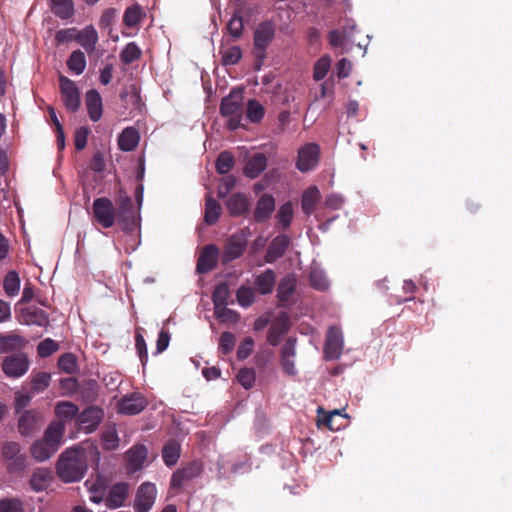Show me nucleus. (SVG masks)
Masks as SVG:
<instances>
[{
	"label": "nucleus",
	"instance_id": "nucleus-1",
	"mask_svg": "<svg viewBox=\"0 0 512 512\" xmlns=\"http://www.w3.org/2000/svg\"><path fill=\"white\" fill-rule=\"evenodd\" d=\"M58 477L66 483L80 481L87 471V455L83 448L71 447L63 451L56 465Z\"/></svg>",
	"mask_w": 512,
	"mask_h": 512
},
{
	"label": "nucleus",
	"instance_id": "nucleus-2",
	"mask_svg": "<svg viewBox=\"0 0 512 512\" xmlns=\"http://www.w3.org/2000/svg\"><path fill=\"white\" fill-rule=\"evenodd\" d=\"M116 205V221L124 232L132 233L137 228L139 221L132 198L120 191Z\"/></svg>",
	"mask_w": 512,
	"mask_h": 512
},
{
	"label": "nucleus",
	"instance_id": "nucleus-3",
	"mask_svg": "<svg viewBox=\"0 0 512 512\" xmlns=\"http://www.w3.org/2000/svg\"><path fill=\"white\" fill-rule=\"evenodd\" d=\"M92 216L101 227L108 229L116 222V208L109 198L99 197L93 201Z\"/></svg>",
	"mask_w": 512,
	"mask_h": 512
},
{
	"label": "nucleus",
	"instance_id": "nucleus-4",
	"mask_svg": "<svg viewBox=\"0 0 512 512\" xmlns=\"http://www.w3.org/2000/svg\"><path fill=\"white\" fill-rule=\"evenodd\" d=\"M243 89L235 88L225 96L221 101L220 111L225 117H230V123L228 128H239L238 123H233L237 120L242 112L243 108Z\"/></svg>",
	"mask_w": 512,
	"mask_h": 512
},
{
	"label": "nucleus",
	"instance_id": "nucleus-5",
	"mask_svg": "<svg viewBox=\"0 0 512 512\" xmlns=\"http://www.w3.org/2000/svg\"><path fill=\"white\" fill-rule=\"evenodd\" d=\"M203 472V463L199 460H194L186 463L181 468L177 469L171 476L170 490L180 492L183 486L197 478Z\"/></svg>",
	"mask_w": 512,
	"mask_h": 512
},
{
	"label": "nucleus",
	"instance_id": "nucleus-6",
	"mask_svg": "<svg viewBox=\"0 0 512 512\" xmlns=\"http://www.w3.org/2000/svg\"><path fill=\"white\" fill-rule=\"evenodd\" d=\"M2 459L10 473H20L26 468V456L18 442H5L2 446Z\"/></svg>",
	"mask_w": 512,
	"mask_h": 512
},
{
	"label": "nucleus",
	"instance_id": "nucleus-7",
	"mask_svg": "<svg viewBox=\"0 0 512 512\" xmlns=\"http://www.w3.org/2000/svg\"><path fill=\"white\" fill-rule=\"evenodd\" d=\"M59 88L64 106L71 112L79 109L81 104L80 91L74 81L66 76L59 77Z\"/></svg>",
	"mask_w": 512,
	"mask_h": 512
},
{
	"label": "nucleus",
	"instance_id": "nucleus-8",
	"mask_svg": "<svg viewBox=\"0 0 512 512\" xmlns=\"http://www.w3.org/2000/svg\"><path fill=\"white\" fill-rule=\"evenodd\" d=\"M43 426V414L36 409L26 410L18 420L19 433L24 437L34 436Z\"/></svg>",
	"mask_w": 512,
	"mask_h": 512
},
{
	"label": "nucleus",
	"instance_id": "nucleus-9",
	"mask_svg": "<svg viewBox=\"0 0 512 512\" xmlns=\"http://www.w3.org/2000/svg\"><path fill=\"white\" fill-rule=\"evenodd\" d=\"M104 418V410L98 406H89L76 418L78 428L89 434L94 432Z\"/></svg>",
	"mask_w": 512,
	"mask_h": 512
},
{
	"label": "nucleus",
	"instance_id": "nucleus-10",
	"mask_svg": "<svg viewBox=\"0 0 512 512\" xmlns=\"http://www.w3.org/2000/svg\"><path fill=\"white\" fill-rule=\"evenodd\" d=\"M29 369V360L24 353H15L4 358L2 370L7 377L18 378Z\"/></svg>",
	"mask_w": 512,
	"mask_h": 512
},
{
	"label": "nucleus",
	"instance_id": "nucleus-11",
	"mask_svg": "<svg viewBox=\"0 0 512 512\" xmlns=\"http://www.w3.org/2000/svg\"><path fill=\"white\" fill-rule=\"evenodd\" d=\"M343 350V334L339 327L331 326L327 332L324 344V357L326 360L338 359Z\"/></svg>",
	"mask_w": 512,
	"mask_h": 512
},
{
	"label": "nucleus",
	"instance_id": "nucleus-12",
	"mask_svg": "<svg viewBox=\"0 0 512 512\" xmlns=\"http://www.w3.org/2000/svg\"><path fill=\"white\" fill-rule=\"evenodd\" d=\"M156 495L157 489L153 483H142L136 492L134 501L135 512H148L155 503Z\"/></svg>",
	"mask_w": 512,
	"mask_h": 512
},
{
	"label": "nucleus",
	"instance_id": "nucleus-13",
	"mask_svg": "<svg viewBox=\"0 0 512 512\" xmlns=\"http://www.w3.org/2000/svg\"><path fill=\"white\" fill-rule=\"evenodd\" d=\"M319 159V146L314 143L306 144L298 151L296 166L302 172L312 170Z\"/></svg>",
	"mask_w": 512,
	"mask_h": 512
},
{
	"label": "nucleus",
	"instance_id": "nucleus-14",
	"mask_svg": "<svg viewBox=\"0 0 512 512\" xmlns=\"http://www.w3.org/2000/svg\"><path fill=\"white\" fill-rule=\"evenodd\" d=\"M296 356V339L288 338L281 348L280 364L285 374L294 376L297 373L294 358Z\"/></svg>",
	"mask_w": 512,
	"mask_h": 512
},
{
	"label": "nucleus",
	"instance_id": "nucleus-15",
	"mask_svg": "<svg viewBox=\"0 0 512 512\" xmlns=\"http://www.w3.org/2000/svg\"><path fill=\"white\" fill-rule=\"evenodd\" d=\"M274 36V29L270 24H261L255 31V55L260 61L265 58V50Z\"/></svg>",
	"mask_w": 512,
	"mask_h": 512
},
{
	"label": "nucleus",
	"instance_id": "nucleus-16",
	"mask_svg": "<svg viewBox=\"0 0 512 512\" xmlns=\"http://www.w3.org/2000/svg\"><path fill=\"white\" fill-rule=\"evenodd\" d=\"M219 249L214 244L206 245L197 260L196 270L198 273L205 274L212 271L218 262Z\"/></svg>",
	"mask_w": 512,
	"mask_h": 512
},
{
	"label": "nucleus",
	"instance_id": "nucleus-17",
	"mask_svg": "<svg viewBox=\"0 0 512 512\" xmlns=\"http://www.w3.org/2000/svg\"><path fill=\"white\" fill-rule=\"evenodd\" d=\"M129 495V484L126 482H118L112 485L105 498V505L109 509H117L122 507Z\"/></svg>",
	"mask_w": 512,
	"mask_h": 512
},
{
	"label": "nucleus",
	"instance_id": "nucleus-18",
	"mask_svg": "<svg viewBox=\"0 0 512 512\" xmlns=\"http://www.w3.org/2000/svg\"><path fill=\"white\" fill-rule=\"evenodd\" d=\"M146 406V399L139 393L126 395L118 402L119 412L126 415L139 414Z\"/></svg>",
	"mask_w": 512,
	"mask_h": 512
},
{
	"label": "nucleus",
	"instance_id": "nucleus-19",
	"mask_svg": "<svg viewBox=\"0 0 512 512\" xmlns=\"http://www.w3.org/2000/svg\"><path fill=\"white\" fill-rule=\"evenodd\" d=\"M275 210V199L271 194H262L253 213V220L256 223H264L268 221Z\"/></svg>",
	"mask_w": 512,
	"mask_h": 512
},
{
	"label": "nucleus",
	"instance_id": "nucleus-20",
	"mask_svg": "<svg viewBox=\"0 0 512 512\" xmlns=\"http://www.w3.org/2000/svg\"><path fill=\"white\" fill-rule=\"evenodd\" d=\"M289 328L290 321L287 314L280 313L268 330L267 341L269 344L272 346H277L282 336L288 332Z\"/></svg>",
	"mask_w": 512,
	"mask_h": 512
},
{
	"label": "nucleus",
	"instance_id": "nucleus-21",
	"mask_svg": "<svg viewBox=\"0 0 512 512\" xmlns=\"http://www.w3.org/2000/svg\"><path fill=\"white\" fill-rule=\"evenodd\" d=\"M290 245V238L285 234L276 236L269 244L266 253L265 261L267 263H274L277 259L281 258Z\"/></svg>",
	"mask_w": 512,
	"mask_h": 512
},
{
	"label": "nucleus",
	"instance_id": "nucleus-22",
	"mask_svg": "<svg viewBox=\"0 0 512 512\" xmlns=\"http://www.w3.org/2000/svg\"><path fill=\"white\" fill-rule=\"evenodd\" d=\"M121 99L127 107H131V112L141 114L144 108V103L140 96V89L136 84H130L121 92Z\"/></svg>",
	"mask_w": 512,
	"mask_h": 512
},
{
	"label": "nucleus",
	"instance_id": "nucleus-23",
	"mask_svg": "<svg viewBox=\"0 0 512 512\" xmlns=\"http://www.w3.org/2000/svg\"><path fill=\"white\" fill-rule=\"evenodd\" d=\"M246 247V243L239 237L232 236L229 238L224 246L222 254V263L227 264L237 258H239Z\"/></svg>",
	"mask_w": 512,
	"mask_h": 512
},
{
	"label": "nucleus",
	"instance_id": "nucleus-24",
	"mask_svg": "<svg viewBox=\"0 0 512 512\" xmlns=\"http://www.w3.org/2000/svg\"><path fill=\"white\" fill-rule=\"evenodd\" d=\"M85 104L92 121H98L103 112L102 98L99 92L95 89L88 90L85 95Z\"/></svg>",
	"mask_w": 512,
	"mask_h": 512
},
{
	"label": "nucleus",
	"instance_id": "nucleus-25",
	"mask_svg": "<svg viewBox=\"0 0 512 512\" xmlns=\"http://www.w3.org/2000/svg\"><path fill=\"white\" fill-rule=\"evenodd\" d=\"M75 40L90 54L95 50L98 42V33L92 25H89L79 32L76 31Z\"/></svg>",
	"mask_w": 512,
	"mask_h": 512
},
{
	"label": "nucleus",
	"instance_id": "nucleus-26",
	"mask_svg": "<svg viewBox=\"0 0 512 512\" xmlns=\"http://www.w3.org/2000/svg\"><path fill=\"white\" fill-rule=\"evenodd\" d=\"M147 455L148 450L144 445L138 444L133 446L126 454L127 465L131 471L140 470L147 459Z\"/></svg>",
	"mask_w": 512,
	"mask_h": 512
},
{
	"label": "nucleus",
	"instance_id": "nucleus-27",
	"mask_svg": "<svg viewBox=\"0 0 512 512\" xmlns=\"http://www.w3.org/2000/svg\"><path fill=\"white\" fill-rule=\"evenodd\" d=\"M24 323L27 325H37L46 327L49 324V316L43 310L35 306H30L22 310Z\"/></svg>",
	"mask_w": 512,
	"mask_h": 512
},
{
	"label": "nucleus",
	"instance_id": "nucleus-28",
	"mask_svg": "<svg viewBox=\"0 0 512 512\" xmlns=\"http://www.w3.org/2000/svg\"><path fill=\"white\" fill-rule=\"evenodd\" d=\"M249 206L248 198L242 193L232 194L226 201V208L230 216L244 215Z\"/></svg>",
	"mask_w": 512,
	"mask_h": 512
},
{
	"label": "nucleus",
	"instance_id": "nucleus-29",
	"mask_svg": "<svg viewBox=\"0 0 512 512\" xmlns=\"http://www.w3.org/2000/svg\"><path fill=\"white\" fill-rule=\"evenodd\" d=\"M57 451L58 448L55 447V444H51L45 439L35 441L30 448L31 455L39 462L48 460Z\"/></svg>",
	"mask_w": 512,
	"mask_h": 512
},
{
	"label": "nucleus",
	"instance_id": "nucleus-30",
	"mask_svg": "<svg viewBox=\"0 0 512 512\" xmlns=\"http://www.w3.org/2000/svg\"><path fill=\"white\" fill-rule=\"evenodd\" d=\"M27 344V340L15 333H0V354L10 353L19 350Z\"/></svg>",
	"mask_w": 512,
	"mask_h": 512
},
{
	"label": "nucleus",
	"instance_id": "nucleus-31",
	"mask_svg": "<svg viewBox=\"0 0 512 512\" xmlns=\"http://www.w3.org/2000/svg\"><path fill=\"white\" fill-rule=\"evenodd\" d=\"M54 413L58 420L57 422L66 423L72 419H76L79 415V408L71 401H59L54 407Z\"/></svg>",
	"mask_w": 512,
	"mask_h": 512
},
{
	"label": "nucleus",
	"instance_id": "nucleus-32",
	"mask_svg": "<svg viewBox=\"0 0 512 512\" xmlns=\"http://www.w3.org/2000/svg\"><path fill=\"white\" fill-rule=\"evenodd\" d=\"M266 166V156L263 153H256L247 161L244 167V174L247 177L254 179L258 177L262 171L265 170Z\"/></svg>",
	"mask_w": 512,
	"mask_h": 512
},
{
	"label": "nucleus",
	"instance_id": "nucleus-33",
	"mask_svg": "<svg viewBox=\"0 0 512 512\" xmlns=\"http://www.w3.org/2000/svg\"><path fill=\"white\" fill-rule=\"evenodd\" d=\"M52 481V473L45 468L36 469L30 479V486L36 492L46 490Z\"/></svg>",
	"mask_w": 512,
	"mask_h": 512
},
{
	"label": "nucleus",
	"instance_id": "nucleus-34",
	"mask_svg": "<svg viewBox=\"0 0 512 512\" xmlns=\"http://www.w3.org/2000/svg\"><path fill=\"white\" fill-rule=\"evenodd\" d=\"M275 282V272L272 269H266L263 273L256 277L255 286L260 294L265 295L273 291Z\"/></svg>",
	"mask_w": 512,
	"mask_h": 512
},
{
	"label": "nucleus",
	"instance_id": "nucleus-35",
	"mask_svg": "<svg viewBox=\"0 0 512 512\" xmlns=\"http://www.w3.org/2000/svg\"><path fill=\"white\" fill-rule=\"evenodd\" d=\"M64 432L65 424L55 420L52 421L45 430L43 439L50 442L51 444H55V447L59 449L60 445L62 444Z\"/></svg>",
	"mask_w": 512,
	"mask_h": 512
},
{
	"label": "nucleus",
	"instance_id": "nucleus-36",
	"mask_svg": "<svg viewBox=\"0 0 512 512\" xmlns=\"http://www.w3.org/2000/svg\"><path fill=\"white\" fill-rule=\"evenodd\" d=\"M181 447L175 440H169L162 449V458L168 467L174 466L180 458Z\"/></svg>",
	"mask_w": 512,
	"mask_h": 512
},
{
	"label": "nucleus",
	"instance_id": "nucleus-37",
	"mask_svg": "<svg viewBox=\"0 0 512 512\" xmlns=\"http://www.w3.org/2000/svg\"><path fill=\"white\" fill-rule=\"evenodd\" d=\"M52 12L62 20L71 18L74 13V3L72 0H50Z\"/></svg>",
	"mask_w": 512,
	"mask_h": 512
},
{
	"label": "nucleus",
	"instance_id": "nucleus-38",
	"mask_svg": "<svg viewBox=\"0 0 512 512\" xmlns=\"http://www.w3.org/2000/svg\"><path fill=\"white\" fill-rule=\"evenodd\" d=\"M140 140L138 130H122L118 137V145L122 151L134 150Z\"/></svg>",
	"mask_w": 512,
	"mask_h": 512
},
{
	"label": "nucleus",
	"instance_id": "nucleus-39",
	"mask_svg": "<svg viewBox=\"0 0 512 512\" xmlns=\"http://www.w3.org/2000/svg\"><path fill=\"white\" fill-rule=\"evenodd\" d=\"M222 213L221 205L212 197H206L204 222L207 225H214Z\"/></svg>",
	"mask_w": 512,
	"mask_h": 512
},
{
	"label": "nucleus",
	"instance_id": "nucleus-40",
	"mask_svg": "<svg viewBox=\"0 0 512 512\" xmlns=\"http://www.w3.org/2000/svg\"><path fill=\"white\" fill-rule=\"evenodd\" d=\"M265 116L264 106L255 99H250L247 102L246 118L252 124H259Z\"/></svg>",
	"mask_w": 512,
	"mask_h": 512
},
{
	"label": "nucleus",
	"instance_id": "nucleus-41",
	"mask_svg": "<svg viewBox=\"0 0 512 512\" xmlns=\"http://www.w3.org/2000/svg\"><path fill=\"white\" fill-rule=\"evenodd\" d=\"M296 288V279L291 276H285L281 279L278 289L277 296L281 302H286L290 299Z\"/></svg>",
	"mask_w": 512,
	"mask_h": 512
},
{
	"label": "nucleus",
	"instance_id": "nucleus-42",
	"mask_svg": "<svg viewBox=\"0 0 512 512\" xmlns=\"http://www.w3.org/2000/svg\"><path fill=\"white\" fill-rule=\"evenodd\" d=\"M319 199V190L316 186L309 187L303 193L301 206L305 214H311L315 208V205Z\"/></svg>",
	"mask_w": 512,
	"mask_h": 512
},
{
	"label": "nucleus",
	"instance_id": "nucleus-43",
	"mask_svg": "<svg viewBox=\"0 0 512 512\" xmlns=\"http://www.w3.org/2000/svg\"><path fill=\"white\" fill-rule=\"evenodd\" d=\"M67 67L76 75H80L86 68V57L80 50H75L71 53L67 60Z\"/></svg>",
	"mask_w": 512,
	"mask_h": 512
},
{
	"label": "nucleus",
	"instance_id": "nucleus-44",
	"mask_svg": "<svg viewBox=\"0 0 512 512\" xmlns=\"http://www.w3.org/2000/svg\"><path fill=\"white\" fill-rule=\"evenodd\" d=\"M51 381V375L47 372H38L33 375L30 382V392L32 394L42 393L45 389L48 388Z\"/></svg>",
	"mask_w": 512,
	"mask_h": 512
},
{
	"label": "nucleus",
	"instance_id": "nucleus-45",
	"mask_svg": "<svg viewBox=\"0 0 512 512\" xmlns=\"http://www.w3.org/2000/svg\"><path fill=\"white\" fill-rule=\"evenodd\" d=\"M135 348L142 368L145 370L148 363V349L144 336L142 335V328H137L135 331Z\"/></svg>",
	"mask_w": 512,
	"mask_h": 512
},
{
	"label": "nucleus",
	"instance_id": "nucleus-46",
	"mask_svg": "<svg viewBox=\"0 0 512 512\" xmlns=\"http://www.w3.org/2000/svg\"><path fill=\"white\" fill-rule=\"evenodd\" d=\"M5 293L9 297H14L18 294L20 289V278L16 271H9L3 282Z\"/></svg>",
	"mask_w": 512,
	"mask_h": 512
},
{
	"label": "nucleus",
	"instance_id": "nucleus-47",
	"mask_svg": "<svg viewBox=\"0 0 512 512\" xmlns=\"http://www.w3.org/2000/svg\"><path fill=\"white\" fill-rule=\"evenodd\" d=\"M276 219L282 230H285L290 226L293 219V206L291 202H286L279 208L276 214Z\"/></svg>",
	"mask_w": 512,
	"mask_h": 512
},
{
	"label": "nucleus",
	"instance_id": "nucleus-48",
	"mask_svg": "<svg viewBox=\"0 0 512 512\" xmlns=\"http://www.w3.org/2000/svg\"><path fill=\"white\" fill-rule=\"evenodd\" d=\"M230 296L229 286L226 282H221L215 286L212 294L214 308L227 305Z\"/></svg>",
	"mask_w": 512,
	"mask_h": 512
},
{
	"label": "nucleus",
	"instance_id": "nucleus-49",
	"mask_svg": "<svg viewBox=\"0 0 512 512\" xmlns=\"http://www.w3.org/2000/svg\"><path fill=\"white\" fill-rule=\"evenodd\" d=\"M331 62V58L328 55H324L317 60L313 69L314 80L321 81L327 76L331 68Z\"/></svg>",
	"mask_w": 512,
	"mask_h": 512
},
{
	"label": "nucleus",
	"instance_id": "nucleus-50",
	"mask_svg": "<svg viewBox=\"0 0 512 512\" xmlns=\"http://www.w3.org/2000/svg\"><path fill=\"white\" fill-rule=\"evenodd\" d=\"M214 314L219 322L221 323H237L240 315L238 312L227 308V305H223L217 308H214Z\"/></svg>",
	"mask_w": 512,
	"mask_h": 512
},
{
	"label": "nucleus",
	"instance_id": "nucleus-51",
	"mask_svg": "<svg viewBox=\"0 0 512 512\" xmlns=\"http://www.w3.org/2000/svg\"><path fill=\"white\" fill-rule=\"evenodd\" d=\"M222 64L224 66L235 65L242 57V51L239 46H231L221 51Z\"/></svg>",
	"mask_w": 512,
	"mask_h": 512
},
{
	"label": "nucleus",
	"instance_id": "nucleus-52",
	"mask_svg": "<svg viewBox=\"0 0 512 512\" xmlns=\"http://www.w3.org/2000/svg\"><path fill=\"white\" fill-rule=\"evenodd\" d=\"M234 165V158L228 151H223L219 154L216 160V171L219 174L228 173Z\"/></svg>",
	"mask_w": 512,
	"mask_h": 512
},
{
	"label": "nucleus",
	"instance_id": "nucleus-53",
	"mask_svg": "<svg viewBox=\"0 0 512 512\" xmlns=\"http://www.w3.org/2000/svg\"><path fill=\"white\" fill-rule=\"evenodd\" d=\"M58 367L67 374H74L78 369L76 357L72 353H66L60 356Z\"/></svg>",
	"mask_w": 512,
	"mask_h": 512
},
{
	"label": "nucleus",
	"instance_id": "nucleus-54",
	"mask_svg": "<svg viewBox=\"0 0 512 512\" xmlns=\"http://www.w3.org/2000/svg\"><path fill=\"white\" fill-rule=\"evenodd\" d=\"M0 512H25L24 503L19 498H3L0 500Z\"/></svg>",
	"mask_w": 512,
	"mask_h": 512
},
{
	"label": "nucleus",
	"instance_id": "nucleus-55",
	"mask_svg": "<svg viewBox=\"0 0 512 512\" xmlns=\"http://www.w3.org/2000/svg\"><path fill=\"white\" fill-rule=\"evenodd\" d=\"M309 284L316 290L325 291L329 287V282L323 272L312 270L309 274Z\"/></svg>",
	"mask_w": 512,
	"mask_h": 512
},
{
	"label": "nucleus",
	"instance_id": "nucleus-56",
	"mask_svg": "<svg viewBox=\"0 0 512 512\" xmlns=\"http://www.w3.org/2000/svg\"><path fill=\"white\" fill-rule=\"evenodd\" d=\"M140 56H141V50L134 42L128 43L120 54V58H121L122 62H124L126 64H130V63L134 62Z\"/></svg>",
	"mask_w": 512,
	"mask_h": 512
},
{
	"label": "nucleus",
	"instance_id": "nucleus-57",
	"mask_svg": "<svg viewBox=\"0 0 512 512\" xmlns=\"http://www.w3.org/2000/svg\"><path fill=\"white\" fill-rule=\"evenodd\" d=\"M237 301L242 307H249L255 299L254 290L248 286H241L236 293Z\"/></svg>",
	"mask_w": 512,
	"mask_h": 512
},
{
	"label": "nucleus",
	"instance_id": "nucleus-58",
	"mask_svg": "<svg viewBox=\"0 0 512 512\" xmlns=\"http://www.w3.org/2000/svg\"><path fill=\"white\" fill-rule=\"evenodd\" d=\"M59 349V344L51 338H46L37 346V353L42 358H47Z\"/></svg>",
	"mask_w": 512,
	"mask_h": 512
},
{
	"label": "nucleus",
	"instance_id": "nucleus-59",
	"mask_svg": "<svg viewBox=\"0 0 512 512\" xmlns=\"http://www.w3.org/2000/svg\"><path fill=\"white\" fill-rule=\"evenodd\" d=\"M256 379V374L252 368H242L237 374L238 382L245 388L250 389L253 387Z\"/></svg>",
	"mask_w": 512,
	"mask_h": 512
},
{
	"label": "nucleus",
	"instance_id": "nucleus-60",
	"mask_svg": "<svg viewBox=\"0 0 512 512\" xmlns=\"http://www.w3.org/2000/svg\"><path fill=\"white\" fill-rule=\"evenodd\" d=\"M141 7L138 5L128 7L124 13V23L128 27L136 26L141 20Z\"/></svg>",
	"mask_w": 512,
	"mask_h": 512
},
{
	"label": "nucleus",
	"instance_id": "nucleus-61",
	"mask_svg": "<svg viewBox=\"0 0 512 512\" xmlns=\"http://www.w3.org/2000/svg\"><path fill=\"white\" fill-rule=\"evenodd\" d=\"M235 342V336L231 332H223L219 339V350L223 354H228L234 349Z\"/></svg>",
	"mask_w": 512,
	"mask_h": 512
},
{
	"label": "nucleus",
	"instance_id": "nucleus-62",
	"mask_svg": "<svg viewBox=\"0 0 512 512\" xmlns=\"http://www.w3.org/2000/svg\"><path fill=\"white\" fill-rule=\"evenodd\" d=\"M254 348V340L251 337H245L239 344L237 349V358L244 360L248 358Z\"/></svg>",
	"mask_w": 512,
	"mask_h": 512
},
{
	"label": "nucleus",
	"instance_id": "nucleus-63",
	"mask_svg": "<svg viewBox=\"0 0 512 512\" xmlns=\"http://www.w3.org/2000/svg\"><path fill=\"white\" fill-rule=\"evenodd\" d=\"M227 30L233 38H239L243 31V21L239 15L231 17L227 24Z\"/></svg>",
	"mask_w": 512,
	"mask_h": 512
},
{
	"label": "nucleus",
	"instance_id": "nucleus-64",
	"mask_svg": "<svg viewBox=\"0 0 512 512\" xmlns=\"http://www.w3.org/2000/svg\"><path fill=\"white\" fill-rule=\"evenodd\" d=\"M33 396L34 394L30 391L28 393L17 392L15 395V413L19 414L25 409L30 404Z\"/></svg>",
	"mask_w": 512,
	"mask_h": 512
}]
</instances>
